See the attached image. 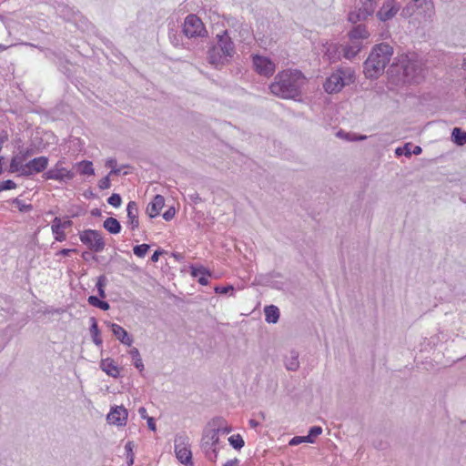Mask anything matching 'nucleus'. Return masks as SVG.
Instances as JSON below:
<instances>
[{"instance_id":"1","label":"nucleus","mask_w":466,"mask_h":466,"mask_svg":"<svg viewBox=\"0 0 466 466\" xmlns=\"http://www.w3.org/2000/svg\"><path fill=\"white\" fill-rule=\"evenodd\" d=\"M305 83L306 77L300 70H283L275 76L269 89L273 95L280 98L300 101L301 89Z\"/></svg>"},{"instance_id":"2","label":"nucleus","mask_w":466,"mask_h":466,"mask_svg":"<svg viewBox=\"0 0 466 466\" xmlns=\"http://www.w3.org/2000/svg\"><path fill=\"white\" fill-rule=\"evenodd\" d=\"M393 55V47L382 42L372 46L368 58L363 63V73L368 79H377L384 72Z\"/></svg>"},{"instance_id":"3","label":"nucleus","mask_w":466,"mask_h":466,"mask_svg":"<svg viewBox=\"0 0 466 466\" xmlns=\"http://www.w3.org/2000/svg\"><path fill=\"white\" fill-rule=\"evenodd\" d=\"M235 44L228 30L217 35V44H212L208 50V61L216 69H222L228 65L235 55Z\"/></svg>"},{"instance_id":"4","label":"nucleus","mask_w":466,"mask_h":466,"mask_svg":"<svg viewBox=\"0 0 466 466\" xmlns=\"http://www.w3.org/2000/svg\"><path fill=\"white\" fill-rule=\"evenodd\" d=\"M346 71L342 68H338L329 77L326 78L323 88L328 94H336L342 90L344 86L352 82V74L349 72L348 76Z\"/></svg>"},{"instance_id":"5","label":"nucleus","mask_w":466,"mask_h":466,"mask_svg":"<svg viewBox=\"0 0 466 466\" xmlns=\"http://www.w3.org/2000/svg\"><path fill=\"white\" fill-rule=\"evenodd\" d=\"M182 33L187 38L203 37L208 31L202 20L195 14H189L186 16L182 25Z\"/></svg>"},{"instance_id":"6","label":"nucleus","mask_w":466,"mask_h":466,"mask_svg":"<svg viewBox=\"0 0 466 466\" xmlns=\"http://www.w3.org/2000/svg\"><path fill=\"white\" fill-rule=\"evenodd\" d=\"M80 241L94 253H99L104 250L106 242L99 230L85 229L79 233Z\"/></svg>"},{"instance_id":"7","label":"nucleus","mask_w":466,"mask_h":466,"mask_svg":"<svg viewBox=\"0 0 466 466\" xmlns=\"http://www.w3.org/2000/svg\"><path fill=\"white\" fill-rule=\"evenodd\" d=\"M219 441L218 430L216 431H203L201 438V449L205 453L206 458L210 461H216L218 458V449L216 445Z\"/></svg>"},{"instance_id":"8","label":"nucleus","mask_w":466,"mask_h":466,"mask_svg":"<svg viewBox=\"0 0 466 466\" xmlns=\"http://www.w3.org/2000/svg\"><path fill=\"white\" fill-rule=\"evenodd\" d=\"M403 76L410 83L419 84L424 78L422 65L415 60H408L402 66Z\"/></svg>"},{"instance_id":"9","label":"nucleus","mask_w":466,"mask_h":466,"mask_svg":"<svg viewBox=\"0 0 466 466\" xmlns=\"http://www.w3.org/2000/svg\"><path fill=\"white\" fill-rule=\"evenodd\" d=\"M378 0H365L361 7L358 10L350 11L348 15V20L351 24L366 20L374 14Z\"/></svg>"},{"instance_id":"10","label":"nucleus","mask_w":466,"mask_h":466,"mask_svg":"<svg viewBox=\"0 0 466 466\" xmlns=\"http://www.w3.org/2000/svg\"><path fill=\"white\" fill-rule=\"evenodd\" d=\"M252 62L254 70L260 76L269 77L275 72V64L269 57L253 55Z\"/></svg>"},{"instance_id":"11","label":"nucleus","mask_w":466,"mask_h":466,"mask_svg":"<svg viewBox=\"0 0 466 466\" xmlns=\"http://www.w3.org/2000/svg\"><path fill=\"white\" fill-rule=\"evenodd\" d=\"M48 157L45 156L35 157L25 163L26 171L18 176L31 177L34 174L44 172L48 166Z\"/></svg>"},{"instance_id":"12","label":"nucleus","mask_w":466,"mask_h":466,"mask_svg":"<svg viewBox=\"0 0 466 466\" xmlns=\"http://www.w3.org/2000/svg\"><path fill=\"white\" fill-rule=\"evenodd\" d=\"M128 417L127 410L123 406H114L106 415V420L109 424L116 426H125Z\"/></svg>"},{"instance_id":"13","label":"nucleus","mask_w":466,"mask_h":466,"mask_svg":"<svg viewBox=\"0 0 466 466\" xmlns=\"http://www.w3.org/2000/svg\"><path fill=\"white\" fill-rule=\"evenodd\" d=\"M43 177L46 180H57L59 182L70 181L75 177V173L66 168H50L44 172Z\"/></svg>"},{"instance_id":"14","label":"nucleus","mask_w":466,"mask_h":466,"mask_svg":"<svg viewBox=\"0 0 466 466\" xmlns=\"http://www.w3.org/2000/svg\"><path fill=\"white\" fill-rule=\"evenodd\" d=\"M189 268L191 276L195 278L200 285L206 286L208 284V279L212 277V272L208 268L198 264L190 265Z\"/></svg>"},{"instance_id":"15","label":"nucleus","mask_w":466,"mask_h":466,"mask_svg":"<svg viewBox=\"0 0 466 466\" xmlns=\"http://www.w3.org/2000/svg\"><path fill=\"white\" fill-rule=\"evenodd\" d=\"M112 334L118 339L122 344L130 347L134 341L131 335L120 325L112 322H106Z\"/></svg>"},{"instance_id":"16","label":"nucleus","mask_w":466,"mask_h":466,"mask_svg":"<svg viewBox=\"0 0 466 466\" xmlns=\"http://www.w3.org/2000/svg\"><path fill=\"white\" fill-rule=\"evenodd\" d=\"M399 11V6L396 5L395 0H386L382 7L377 12V17L386 22L390 20Z\"/></svg>"},{"instance_id":"17","label":"nucleus","mask_w":466,"mask_h":466,"mask_svg":"<svg viewBox=\"0 0 466 466\" xmlns=\"http://www.w3.org/2000/svg\"><path fill=\"white\" fill-rule=\"evenodd\" d=\"M165 206V198L162 195L157 194L153 199L148 203L146 213L150 218L157 217L160 210Z\"/></svg>"},{"instance_id":"18","label":"nucleus","mask_w":466,"mask_h":466,"mask_svg":"<svg viewBox=\"0 0 466 466\" xmlns=\"http://www.w3.org/2000/svg\"><path fill=\"white\" fill-rule=\"evenodd\" d=\"M127 225L132 230L138 228V207L136 201H129L127 206Z\"/></svg>"},{"instance_id":"19","label":"nucleus","mask_w":466,"mask_h":466,"mask_svg":"<svg viewBox=\"0 0 466 466\" xmlns=\"http://www.w3.org/2000/svg\"><path fill=\"white\" fill-rule=\"evenodd\" d=\"M101 370L112 378L119 377V368L111 358L103 359L100 361Z\"/></svg>"},{"instance_id":"20","label":"nucleus","mask_w":466,"mask_h":466,"mask_svg":"<svg viewBox=\"0 0 466 466\" xmlns=\"http://www.w3.org/2000/svg\"><path fill=\"white\" fill-rule=\"evenodd\" d=\"M25 160L21 157L19 154L14 155L10 160L8 172L9 173H17L19 174L26 171L25 164H24Z\"/></svg>"},{"instance_id":"21","label":"nucleus","mask_w":466,"mask_h":466,"mask_svg":"<svg viewBox=\"0 0 466 466\" xmlns=\"http://www.w3.org/2000/svg\"><path fill=\"white\" fill-rule=\"evenodd\" d=\"M90 328L89 331L92 337V340L96 346L101 347L103 344V340L101 339V330L98 327L97 320L95 317H91L89 319Z\"/></svg>"},{"instance_id":"22","label":"nucleus","mask_w":466,"mask_h":466,"mask_svg":"<svg viewBox=\"0 0 466 466\" xmlns=\"http://www.w3.org/2000/svg\"><path fill=\"white\" fill-rule=\"evenodd\" d=\"M349 38L353 40H360V39H367L370 36V33L367 30V27L365 25H355L349 33H348Z\"/></svg>"},{"instance_id":"23","label":"nucleus","mask_w":466,"mask_h":466,"mask_svg":"<svg viewBox=\"0 0 466 466\" xmlns=\"http://www.w3.org/2000/svg\"><path fill=\"white\" fill-rule=\"evenodd\" d=\"M265 320L269 324H276L280 316L279 309L275 305H268L264 308Z\"/></svg>"},{"instance_id":"24","label":"nucleus","mask_w":466,"mask_h":466,"mask_svg":"<svg viewBox=\"0 0 466 466\" xmlns=\"http://www.w3.org/2000/svg\"><path fill=\"white\" fill-rule=\"evenodd\" d=\"M176 457L178 461L185 466H194V462L192 460V452L189 448H183L175 451Z\"/></svg>"},{"instance_id":"25","label":"nucleus","mask_w":466,"mask_h":466,"mask_svg":"<svg viewBox=\"0 0 466 466\" xmlns=\"http://www.w3.org/2000/svg\"><path fill=\"white\" fill-rule=\"evenodd\" d=\"M103 228L110 234L116 235L120 233L122 226L120 222L115 218H107L103 223Z\"/></svg>"},{"instance_id":"26","label":"nucleus","mask_w":466,"mask_h":466,"mask_svg":"<svg viewBox=\"0 0 466 466\" xmlns=\"http://www.w3.org/2000/svg\"><path fill=\"white\" fill-rule=\"evenodd\" d=\"M285 367L288 370L296 371L299 368V353L296 350L290 351V356L285 359Z\"/></svg>"},{"instance_id":"27","label":"nucleus","mask_w":466,"mask_h":466,"mask_svg":"<svg viewBox=\"0 0 466 466\" xmlns=\"http://www.w3.org/2000/svg\"><path fill=\"white\" fill-rule=\"evenodd\" d=\"M451 141L459 147L464 146L466 144V131L461 127H454L451 132Z\"/></svg>"},{"instance_id":"28","label":"nucleus","mask_w":466,"mask_h":466,"mask_svg":"<svg viewBox=\"0 0 466 466\" xmlns=\"http://www.w3.org/2000/svg\"><path fill=\"white\" fill-rule=\"evenodd\" d=\"M77 171L80 175L93 176L95 175V169L93 163L89 160H82L76 164Z\"/></svg>"},{"instance_id":"29","label":"nucleus","mask_w":466,"mask_h":466,"mask_svg":"<svg viewBox=\"0 0 466 466\" xmlns=\"http://www.w3.org/2000/svg\"><path fill=\"white\" fill-rule=\"evenodd\" d=\"M226 423V420L222 417H214L209 420L203 431H216L218 430V433L222 431V426Z\"/></svg>"},{"instance_id":"30","label":"nucleus","mask_w":466,"mask_h":466,"mask_svg":"<svg viewBox=\"0 0 466 466\" xmlns=\"http://www.w3.org/2000/svg\"><path fill=\"white\" fill-rule=\"evenodd\" d=\"M51 230L54 235V238L57 242H63L66 238V235L65 233V229L60 227V225L55 223V221H52L51 224Z\"/></svg>"},{"instance_id":"31","label":"nucleus","mask_w":466,"mask_h":466,"mask_svg":"<svg viewBox=\"0 0 466 466\" xmlns=\"http://www.w3.org/2000/svg\"><path fill=\"white\" fill-rule=\"evenodd\" d=\"M174 443L175 451H177L178 449L188 448V437L185 432L177 433L175 436Z\"/></svg>"},{"instance_id":"32","label":"nucleus","mask_w":466,"mask_h":466,"mask_svg":"<svg viewBox=\"0 0 466 466\" xmlns=\"http://www.w3.org/2000/svg\"><path fill=\"white\" fill-rule=\"evenodd\" d=\"M361 48L362 45H359L358 49H355V46H351L350 45L342 46L343 56L346 59L351 60L355 56H357V55L360 52Z\"/></svg>"},{"instance_id":"33","label":"nucleus","mask_w":466,"mask_h":466,"mask_svg":"<svg viewBox=\"0 0 466 466\" xmlns=\"http://www.w3.org/2000/svg\"><path fill=\"white\" fill-rule=\"evenodd\" d=\"M411 4L416 10L422 9L423 12L431 11L434 7L431 0H412Z\"/></svg>"},{"instance_id":"34","label":"nucleus","mask_w":466,"mask_h":466,"mask_svg":"<svg viewBox=\"0 0 466 466\" xmlns=\"http://www.w3.org/2000/svg\"><path fill=\"white\" fill-rule=\"evenodd\" d=\"M134 447H135V444L131 441H128L125 445L127 466H132L134 464V460H135V454H134V451H133Z\"/></svg>"},{"instance_id":"35","label":"nucleus","mask_w":466,"mask_h":466,"mask_svg":"<svg viewBox=\"0 0 466 466\" xmlns=\"http://www.w3.org/2000/svg\"><path fill=\"white\" fill-rule=\"evenodd\" d=\"M129 354L134 360V366L139 370V371H142L144 370V364L139 353V350L137 348H133L130 350Z\"/></svg>"},{"instance_id":"36","label":"nucleus","mask_w":466,"mask_h":466,"mask_svg":"<svg viewBox=\"0 0 466 466\" xmlns=\"http://www.w3.org/2000/svg\"><path fill=\"white\" fill-rule=\"evenodd\" d=\"M229 444L235 450H240L245 445V441L240 434H234L228 438Z\"/></svg>"},{"instance_id":"37","label":"nucleus","mask_w":466,"mask_h":466,"mask_svg":"<svg viewBox=\"0 0 466 466\" xmlns=\"http://www.w3.org/2000/svg\"><path fill=\"white\" fill-rule=\"evenodd\" d=\"M323 430L320 426H312L309 428L308 434L306 435L309 443H314L315 440L318 436H319L322 433Z\"/></svg>"},{"instance_id":"38","label":"nucleus","mask_w":466,"mask_h":466,"mask_svg":"<svg viewBox=\"0 0 466 466\" xmlns=\"http://www.w3.org/2000/svg\"><path fill=\"white\" fill-rule=\"evenodd\" d=\"M150 249L149 244H140L133 247L134 254L138 258H144Z\"/></svg>"},{"instance_id":"39","label":"nucleus","mask_w":466,"mask_h":466,"mask_svg":"<svg viewBox=\"0 0 466 466\" xmlns=\"http://www.w3.org/2000/svg\"><path fill=\"white\" fill-rule=\"evenodd\" d=\"M410 147H411V144L406 143L404 146L397 147L395 149V154L398 157H400V156L410 157L411 156Z\"/></svg>"},{"instance_id":"40","label":"nucleus","mask_w":466,"mask_h":466,"mask_svg":"<svg viewBox=\"0 0 466 466\" xmlns=\"http://www.w3.org/2000/svg\"><path fill=\"white\" fill-rule=\"evenodd\" d=\"M12 202L16 205L17 208L20 212L26 213L33 209V206L31 204H25L19 198H14Z\"/></svg>"},{"instance_id":"41","label":"nucleus","mask_w":466,"mask_h":466,"mask_svg":"<svg viewBox=\"0 0 466 466\" xmlns=\"http://www.w3.org/2000/svg\"><path fill=\"white\" fill-rule=\"evenodd\" d=\"M234 290H235V289H234L233 285H231V284H228L225 286L218 285V286L214 287L215 293L220 294V295H226L228 292L233 293Z\"/></svg>"},{"instance_id":"42","label":"nucleus","mask_w":466,"mask_h":466,"mask_svg":"<svg viewBox=\"0 0 466 466\" xmlns=\"http://www.w3.org/2000/svg\"><path fill=\"white\" fill-rule=\"evenodd\" d=\"M59 70L69 79L74 76V74L69 67V62L67 60L60 62Z\"/></svg>"},{"instance_id":"43","label":"nucleus","mask_w":466,"mask_h":466,"mask_svg":"<svg viewBox=\"0 0 466 466\" xmlns=\"http://www.w3.org/2000/svg\"><path fill=\"white\" fill-rule=\"evenodd\" d=\"M107 203L114 208H119L122 204V198L118 193H113L107 198Z\"/></svg>"},{"instance_id":"44","label":"nucleus","mask_w":466,"mask_h":466,"mask_svg":"<svg viewBox=\"0 0 466 466\" xmlns=\"http://www.w3.org/2000/svg\"><path fill=\"white\" fill-rule=\"evenodd\" d=\"M168 36H169L171 43L175 46H178L182 45L181 44V35H178L177 31L170 29L168 32Z\"/></svg>"},{"instance_id":"45","label":"nucleus","mask_w":466,"mask_h":466,"mask_svg":"<svg viewBox=\"0 0 466 466\" xmlns=\"http://www.w3.org/2000/svg\"><path fill=\"white\" fill-rule=\"evenodd\" d=\"M16 187V183L12 179L0 181V192L4 190H11Z\"/></svg>"},{"instance_id":"46","label":"nucleus","mask_w":466,"mask_h":466,"mask_svg":"<svg viewBox=\"0 0 466 466\" xmlns=\"http://www.w3.org/2000/svg\"><path fill=\"white\" fill-rule=\"evenodd\" d=\"M367 138L366 135L357 133H345V139L348 141H363Z\"/></svg>"},{"instance_id":"47","label":"nucleus","mask_w":466,"mask_h":466,"mask_svg":"<svg viewBox=\"0 0 466 466\" xmlns=\"http://www.w3.org/2000/svg\"><path fill=\"white\" fill-rule=\"evenodd\" d=\"M111 187L110 176L107 174L98 181V187L101 190L107 189Z\"/></svg>"},{"instance_id":"48","label":"nucleus","mask_w":466,"mask_h":466,"mask_svg":"<svg viewBox=\"0 0 466 466\" xmlns=\"http://www.w3.org/2000/svg\"><path fill=\"white\" fill-rule=\"evenodd\" d=\"M55 223L60 225V227L64 229L71 228L73 225V221L66 217V219L62 221L59 217H56L54 219Z\"/></svg>"},{"instance_id":"49","label":"nucleus","mask_w":466,"mask_h":466,"mask_svg":"<svg viewBox=\"0 0 466 466\" xmlns=\"http://www.w3.org/2000/svg\"><path fill=\"white\" fill-rule=\"evenodd\" d=\"M417 10L415 9V7L412 5L411 2H410L403 9H402V12H401V15L404 16V17H409V16H411Z\"/></svg>"},{"instance_id":"50","label":"nucleus","mask_w":466,"mask_h":466,"mask_svg":"<svg viewBox=\"0 0 466 466\" xmlns=\"http://www.w3.org/2000/svg\"><path fill=\"white\" fill-rule=\"evenodd\" d=\"M35 153L34 147H26V148H21L19 149V155L21 157H23L25 160H26L28 157L33 156Z\"/></svg>"},{"instance_id":"51","label":"nucleus","mask_w":466,"mask_h":466,"mask_svg":"<svg viewBox=\"0 0 466 466\" xmlns=\"http://www.w3.org/2000/svg\"><path fill=\"white\" fill-rule=\"evenodd\" d=\"M303 442L309 443L307 436H295L289 441V444L290 446H296Z\"/></svg>"},{"instance_id":"52","label":"nucleus","mask_w":466,"mask_h":466,"mask_svg":"<svg viewBox=\"0 0 466 466\" xmlns=\"http://www.w3.org/2000/svg\"><path fill=\"white\" fill-rule=\"evenodd\" d=\"M176 215V208L174 206L169 207L162 215L166 221H170Z\"/></svg>"},{"instance_id":"53","label":"nucleus","mask_w":466,"mask_h":466,"mask_svg":"<svg viewBox=\"0 0 466 466\" xmlns=\"http://www.w3.org/2000/svg\"><path fill=\"white\" fill-rule=\"evenodd\" d=\"M106 284H107L106 277L105 275H100L97 278V280H96V290H100V289H106Z\"/></svg>"},{"instance_id":"54","label":"nucleus","mask_w":466,"mask_h":466,"mask_svg":"<svg viewBox=\"0 0 466 466\" xmlns=\"http://www.w3.org/2000/svg\"><path fill=\"white\" fill-rule=\"evenodd\" d=\"M102 299H101V298H99L97 296L91 295V296L88 297L87 302H88L89 305L98 309Z\"/></svg>"},{"instance_id":"55","label":"nucleus","mask_w":466,"mask_h":466,"mask_svg":"<svg viewBox=\"0 0 466 466\" xmlns=\"http://www.w3.org/2000/svg\"><path fill=\"white\" fill-rule=\"evenodd\" d=\"M76 248H61L56 253V257L63 256L66 257L69 256L71 253H76Z\"/></svg>"},{"instance_id":"56","label":"nucleus","mask_w":466,"mask_h":466,"mask_svg":"<svg viewBox=\"0 0 466 466\" xmlns=\"http://www.w3.org/2000/svg\"><path fill=\"white\" fill-rule=\"evenodd\" d=\"M164 253H166V251L162 248H157V250L154 251V253L152 254L151 258H150V260L152 262H157L158 259H159V257L161 255H163Z\"/></svg>"},{"instance_id":"57","label":"nucleus","mask_w":466,"mask_h":466,"mask_svg":"<svg viewBox=\"0 0 466 466\" xmlns=\"http://www.w3.org/2000/svg\"><path fill=\"white\" fill-rule=\"evenodd\" d=\"M146 420H147L148 429L152 431H156L157 424H156L155 419L153 417L148 416Z\"/></svg>"},{"instance_id":"58","label":"nucleus","mask_w":466,"mask_h":466,"mask_svg":"<svg viewBox=\"0 0 466 466\" xmlns=\"http://www.w3.org/2000/svg\"><path fill=\"white\" fill-rule=\"evenodd\" d=\"M8 140V133L6 130L0 131V151L2 150L3 144Z\"/></svg>"},{"instance_id":"59","label":"nucleus","mask_w":466,"mask_h":466,"mask_svg":"<svg viewBox=\"0 0 466 466\" xmlns=\"http://www.w3.org/2000/svg\"><path fill=\"white\" fill-rule=\"evenodd\" d=\"M188 198L194 203L198 204V202H202V198H200L199 194L197 192H194L192 194H188Z\"/></svg>"},{"instance_id":"60","label":"nucleus","mask_w":466,"mask_h":466,"mask_svg":"<svg viewBox=\"0 0 466 466\" xmlns=\"http://www.w3.org/2000/svg\"><path fill=\"white\" fill-rule=\"evenodd\" d=\"M129 167L128 165H122L121 167H113V169L110 170L108 175L109 176H111V175L118 176V175H120L121 168H125V167Z\"/></svg>"},{"instance_id":"61","label":"nucleus","mask_w":466,"mask_h":466,"mask_svg":"<svg viewBox=\"0 0 466 466\" xmlns=\"http://www.w3.org/2000/svg\"><path fill=\"white\" fill-rule=\"evenodd\" d=\"M105 166L106 167H109L111 168V170L113 169V167H116L117 166V161L116 158H113V157H110L108 158L106 161V164Z\"/></svg>"},{"instance_id":"62","label":"nucleus","mask_w":466,"mask_h":466,"mask_svg":"<svg viewBox=\"0 0 466 466\" xmlns=\"http://www.w3.org/2000/svg\"><path fill=\"white\" fill-rule=\"evenodd\" d=\"M83 196H84L86 199H93V198H96V194H95L91 188L86 189V190L84 192Z\"/></svg>"},{"instance_id":"63","label":"nucleus","mask_w":466,"mask_h":466,"mask_svg":"<svg viewBox=\"0 0 466 466\" xmlns=\"http://www.w3.org/2000/svg\"><path fill=\"white\" fill-rule=\"evenodd\" d=\"M100 309L104 310V311H106L110 309V305L107 301L104 300V299L101 300L100 302V306L99 308Z\"/></svg>"},{"instance_id":"64","label":"nucleus","mask_w":466,"mask_h":466,"mask_svg":"<svg viewBox=\"0 0 466 466\" xmlns=\"http://www.w3.org/2000/svg\"><path fill=\"white\" fill-rule=\"evenodd\" d=\"M239 461L235 458L233 460L228 461L223 466H237L238 464Z\"/></svg>"}]
</instances>
